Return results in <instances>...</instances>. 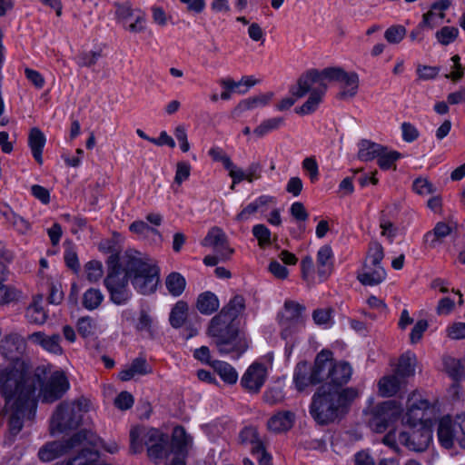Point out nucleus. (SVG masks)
<instances>
[{"mask_svg": "<svg viewBox=\"0 0 465 465\" xmlns=\"http://www.w3.org/2000/svg\"><path fill=\"white\" fill-rule=\"evenodd\" d=\"M43 374V368L32 372L29 364L23 359L6 361L0 366V395L11 407L15 401L33 400L36 384L41 382Z\"/></svg>", "mask_w": 465, "mask_h": 465, "instance_id": "f257e3e1", "label": "nucleus"}, {"mask_svg": "<svg viewBox=\"0 0 465 465\" xmlns=\"http://www.w3.org/2000/svg\"><path fill=\"white\" fill-rule=\"evenodd\" d=\"M325 80L339 84V92L336 95L338 100L351 101L358 94L359 74L354 71L348 72L340 66H330L322 71L312 69L306 72L298 79L296 85L291 89V93L293 96L302 98L308 94L312 85Z\"/></svg>", "mask_w": 465, "mask_h": 465, "instance_id": "f03ea898", "label": "nucleus"}, {"mask_svg": "<svg viewBox=\"0 0 465 465\" xmlns=\"http://www.w3.org/2000/svg\"><path fill=\"white\" fill-rule=\"evenodd\" d=\"M359 394L353 387L340 390L322 386L312 397L310 413L319 424H327L343 415Z\"/></svg>", "mask_w": 465, "mask_h": 465, "instance_id": "7ed1b4c3", "label": "nucleus"}, {"mask_svg": "<svg viewBox=\"0 0 465 465\" xmlns=\"http://www.w3.org/2000/svg\"><path fill=\"white\" fill-rule=\"evenodd\" d=\"M232 322L230 317L220 312L211 320L207 333L214 339V344L221 354L239 357L248 349V342Z\"/></svg>", "mask_w": 465, "mask_h": 465, "instance_id": "20e7f679", "label": "nucleus"}, {"mask_svg": "<svg viewBox=\"0 0 465 465\" xmlns=\"http://www.w3.org/2000/svg\"><path fill=\"white\" fill-rule=\"evenodd\" d=\"M143 444L147 448L148 457L155 463L167 458L171 453L169 438L166 434L153 428H133L130 430V449L132 452H141Z\"/></svg>", "mask_w": 465, "mask_h": 465, "instance_id": "39448f33", "label": "nucleus"}, {"mask_svg": "<svg viewBox=\"0 0 465 465\" xmlns=\"http://www.w3.org/2000/svg\"><path fill=\"white\" fill-rule=\"evenodd\" d=\"M126 261L127 252L121 258L117 254L111 255L108 272L104 281L110 301L116 305L127 303L132 297L129 288L130 273L125 269Z\"/></svg>", "mask_w": 465, "mask_h": 465, "instance_id": "423d86ee", "label": "nucleus"}, {"mask_svg": "<svg viewBox=\"0 0 465 465\" xmlns=\"http://www.w3.org/2000/svg\"><path fill=\"white\" fill-rule=\"evenodd\" d=\"M125 269L130 273L132 284L143 295L152 294L159 283V268L138 254L127 252Z\"/></svg>", "mask_w": 465, "mask_h": 465, "instance_id": "0eeeda50", "label": "nucleus"}, {"mask_svg": "<svg viewBox=\"0 0 465 465\" xmlns=\"http://www.w3.org/2000/svg\"><path fill=\"white\" fill-rule=\"evenodd\" d=\"M384 258L383 247L375 242L370 245L361 270L357 273V280L365 286H375L386 278V271L381 265Z\"/></svg>", "mask_w": 465, "mask_h": 465, "instance_id": "6e6552de", "label": "nucleus"}, {"mask_svg": "<svg viewBox=\"0 0 465 465\" xmlns=\"http://www.w3.org/2000/svg\"><path fill=\"white\" fill-rule=\"evenodd\" d=\"M85 441L95 444L88 430H82L64 440H54L45 443L38 451V458L44 462H50L62 456L70 454L81 447Z\"/></svg>", "mask_w": 465, "mask_h": 465, "instance_id": "1a4fd4ad", "label": "nucleus"}, {"mask_svg": "<svg viewBox=\"0 0 465 465\" xmlns=\"http://www.w3.org/2000/svg\"><path fill=\"white\" fill-rule=\"evenodd\" d=\"M4 411L8 416L9 433L15 436L22 430L25 420H31L34 419L36 411V402L35 399L15 401L12 407L5 403Z\"/></svg>", "mask_w": 465, "mask_h": 465, "instance_id": "9d476101", "label": "nucleus"}, {"mask_svg": "<svg viewBox=\"0 0 465 465\" xmlns=\"http://www.w3.org/2000/svg\"><path fill=\"white\" fill-rule=\"evenodd\" d=\"M82 422V416L69 402L60 403L50 420V433L55 435L76 429Z\"/></svg>", "mask_w": 465, "mask_h": 465, "instance_id": "9b49d317", "label": "nucleus"}, {"mask_svg": "<svg viewBox=\"0 0 465 465\" xmlns=\"http://www.w3.org/2000/svg\"><path fill=\"white\" fill-rule=\"evenodd\" d=\"M432 437L430 428L427 424L418 426H408V428L399 433L398 440L401 444L406 446L410 450H425Z\"/></svg>", "mask_w": 465, "mask_h": 465, "instance_id": "f8f14e48", "label": "nucleus"}, {"mask_svg": "<svg viewBox=\"0 0 465 465\" xmlns=\"http://www.w3.org/2000/svg\"><path fill=\"white\" fill-rule=\"evenodd\" d=\"M45 377V371L41 376V382L36 384L40 388V397L42 401L52 403L61 399L69 389V381L64 372L56 371L53 372L45 383H43V378Z\"/></svg>", "mask_w": 465, "mask_h": 465, "instance_id": "ddd939ff", "label": "nucleus"}, {"mask_svg": "<svg viewBox=\"0 0 465 465\" xmlns=\"http://www.w3.org/2000/svg\"><path fill=\"white\" fill-rule=\"evenodd\" d=\"M401 411L402 408L396 401H384L375 408L369 424L374 431L382 432L401 415Z\"/></svg>", "mask_w": 465, "mask_h": 465, "instance_id": "4468645a", "label": "nucleus"}, {"mask_svg": "<svg viewBox=\"0 0 465 465\" xmlns=\"http://www.w3.org/2000/svg\"><path fill=\"white\" fill-rule=\"evenodd\" d=\"M115 17L130 33L139 34L145 30V17L140 10H134L129 3H115Z\"/></svg>", "mask_w": 465, "mask_h": 465, "instance_id": "2eb2a0df", "label": "nucleus"}, {"mask_svg": "<svg viewBox=\"0 0 465 465\" xmlns=\"http://www.w3.org/2000/svg\"><path fill=\"white\" fill-rule=\"evenodd\" d=\"M331 352L329 351H321L315 359L313 368L310 373V381L312 384H318L326 381L325 386L331 385Z\"/></svg>", "mask_w": 465, "mask_h": 465, "instance_id": "dca6fc26", "label": "nucleus"}, {"mask_svg": "<svg viewBox=\"0 0 465 465\" xmlns=\"http://www.w3.org/2000/svg\"><path fill=\"white\" fill-rule=\"evenodd\" d=\"M202 244L213 248L214 252L220 255L222 261L229 260L234 252L228 244L227 236L218 227H213L208 232Z\"/></svg>", "mask_w": 465, "mask_h": 465, "instance_id": "f3484780", "label": "nucleus"}, {"mask_svg": "<svg viewBox=\"0 0 465 465\" xmlns=\"http://www.w3.org/2000/svg\"><path fill=\"white\" fill-rule=\"evenodd\" d=\"M430 407V404L427 400L413 395L408 400L407 412L404 416L405 424L411 427L427 424L426 412Z\"/></svg>", "mask_w": 465, "mask_h": 465, "instance_id": "a211bd4d", "label": "nucleus"}, {"mask_svg": "<svg viewBox=\"0 0 465 465\" xmlns=\"http://www.w3.org/2000/svg\"><path fill=\"white\" fill-rule=\"evenodd\" d=\"M267 378V370L262 363L254 362L246 370L241 379V384L250 393H257Z\"/></svg>", "mask_w": 465, "mask_h": 465, "instance_id": "6ab92c4d", "label": "nucleus"}, {"mask_svg": "<svg viewBox=\"0 0 465 465\" xmlns=\"http://www.w3.org/2000/svg\"><path fill=\"white\" fill-rule=\"evenodd\" d=\"M25 346V340L18 333L11 332L5 335L0 341V353L7 361H13L14 359H21L20 354Z\"/></svg>", "mask_w": 465, "mask_h": 465, "instance_id": "aec40b11", "label": "nucleus"}, {"mask_svg": "<svg viewBox=\"0 0 465 465\" xmlns=\"http://www.w3.org/2000/svg\"><path fill=\"white\" fill-rule=\"evenodd\" d=\"M317 84H319L317 87H313L314 85H312L311 90L308 92L310 93V95L304 104L301 107L295 109L297 114L304 115L311 114L317 110L327 91V85L323 82Z\"/></svg>", "mask_w": 465, "mask_h": 465, "instance_id": "412c9836", "label": "nucleus"}, {"mask_svg": "<svg viewBox=\"0 0 465 465\" xmlns=\"http://www.w3.org/2000/svg\"><path fill=\"white\" fill-rule=\"evenodd\" d=\"M317 272L325 281L333 271V252L330 245L322 246L317 252Z\"/></svg>", "mask_w": 465, "mask_h": 465, "instance_id": "4be33fe9", "label": "nucleus"}, {"mask_svg": "<svg viewBox=\"0 0 465 465\" xmlns=\"http://www.w3.org/2000/svg\"><path fill=\"white\" fill-rule=\"evenodd\" d=\"M192 445V438L183 427H175L173 431L170 446L171 453L174 456L185 457L189 447Z\"/></svg>", "mask_w": 465, "mask_h": 465, "instance_id": "5701e85b", "label": "nucleus"}, {"mask_svg": "<svg viewBox=\"0 0 465 465\" xmlns=\"http://www.w3.org/2000/svg\"><path fill=\"white\" fill-rule=\"evenodd\" d=\"M28 340L52 353L61 354L63 351L60 346L61 338L58 334L47 336L44 332L37 331L30 334Z\"/></svg>", "mask_w": 465, "mask_h": 465, "instance_id": "b1692460", "label": "nucleus"}, {"mask_svg": "<svg viewBox=\"0 0 465 465\" xmlns=\"http://www.w3.org/2000/svg\"><path fill=\"white\" fill-rule=\"evenodd\" d=\"M295 420V415L291 411H282L274 414L267 422L269 430L274 432H282L290 430Z\"/></svg>", "mask_w": 465, "mask_h": 465, "instance_id": "393cba45", "label": "nucleus"}, {"mask_svg": "<svg viewBox=\"0 0 465 465\" xmlns=\"http://www.w3.org/2000/svg\"><path fill=\"white\" fill-rule=\"evenodd\" d=\"M273 96L272 93L260 94L241 101L233 110V114L239 115L246 111L266 106Z\"/></svg>", "mask_w": 465, "mask_h": 465, "instance_id": "a878e982", "label": "nucleus"}, {"mask_svg": "<svg viewBox=\"0 0 465 465\" xmlns=\"http://www.w3.org/2000/svg\"><path fill=\"white\" fill-rule=\"evenodd\" d=\"M438 438L444 448L453 447L456 441L455 429L452 420L449 416L440 419L438 426Z\"/></svg>", "mask_w": 465, "mask_h": 465, "instance_id": "bb28decb", "label": "nucleus"}, {"mask_svg": "<svg viewBox=\"0 0 465 465\" xmlns=\"http://www.w3.org/2000/svg\"><path fill=\"white\" fill-rule=\"evenodd\" d=\"M456 229V224L452 222H439L432 231L424 235V242L430 247H435L437 242L450 235Z\"/></svg>", "mask_w": 465, "mask_h": 465, "instance_id": "cd10ccee", "label": "nucleus"}, {"mask_svg": "<svg viewBox=\"0 0 465 465\" xmlns=\"http://www.w3.org/2000/svg\"><path fill=\"white\" fill-rule=\"evenodd\" d=\"M46 142L45 134L38 128L33 127L28 134V145L35 161L43 163L42 153Z\"/></svg>", "mask_w": 465, "mask_h": 465, "instance_id": "c85d7f7f", "label": "nucleus"}, {"mask_svg": "<svg viewBox=\"0 0 465 465\" xmlns=\"http://www.w3.org/2000/svg\"><path fill=\"white\" fill-rule=\"evenodd\" d=\"M358 158L362 162H370L378 159L384 152V146L368 139H362L358 143Z\"/></svg>", "mask_w": 465, "mask_h": 465, "instance_id": "c756f323", "label": "nucleus"}, {"mask_svg": "<svg viewBox=\"0 0 465 465\" xmlns=\"http://www.w3.org/2000/svg\"><path fill=\"white\" fill-rule=\"evenodd\" d=\"M403 380L395 372L383 376L378 382L379 394L382 397H391L401 388Z\"/></svg>", "mask_w": 465, "mask_h": 465, "instance_id": "7c9ffc66", "label": "nucleus"}, {"mask_svg": "<svg viewBox=\"0 0 465 465\" xmlns=\"http://www.w3.org/2000/svg\"><path fill=\"white\" fill-rule=\"evenodd\" d=\"M352 368L344 361L333 362L331 368V385L332 388H338L347 383L351 377Z\"/></svg>", "mask_w": 465, "mask_h": 465, "instance_id": "2f4dec72", "label": "nucleus"}, {"mask_svg": "<svg viewBox=\"0 0 465 465\" xmlns=\"http://www.w3.org/2000/svg\"><path fill=\"white\" fill-rule=\"evenodd\" d=\"M416 364V355L413 352L407 351L400 357L395 373L399 375L402 380L411 377L415 373Z\"/></svg>", "mask_w": 465, "mask_h": 465, "instance_id": "473e14b6", "label": "nucleus"}, {"mask_svg": "<svg viewBox=\"0 0 465 465\" xmlns=\"http://www.w3.org/2000/svg\"><path fill=\"white\" fill-rule=\"evenodd\" d=\"M151 372V369L149 368L146 361L143 358L134 359L131 365L123 370L119 373V378L121 381H127L133 379L135 375H144Z\"/></svg>", "mask_w": 465, "mask_h": 465, "instance_id": "72a5a7b5", "label": "nucleus"}, {"mask_svg": "<svg viewBox=\"0 0 465 465\" xmlns=\"http://www.w3.org/2000/svg\"><path fill=\"white\" fill-rule=\"evenodd\" d=\"M219 306L220 303L217 296L211 292H205L200 294L196 302L198 311L206 315L216 312Z\"/></svg>", "mask_w": 465, "mask_h": 465, "instance_id": "f704fd0d", "label": "nucleus"}, {"mask_svg": "<svg viewBox=\"0 0 465 465\" xmlns=\"http://www.w3.org/2000/svg\"><path fill=\"white\" fill-rule=\"evenodd\" d=\"M43 296L37 295L26 309V317L30 322L42 324L46 320V313L42 305Z\"/></svg>", "mask_w": 465, "mask_h": 465, "instance_id": "c9c22d12", "label": "nucleus"}, {"mask_svg": "<svg viewBox=\"0 0 465 465\" xmlns=\"http://www.w3.org/2000/svg\"><path fill=\"white\" fill-rule=\"evenodd\" d=\"M211 366L224 382L228 384H234L237 381L238 373L229 363L222 361H213L211 363Z\"/></svg>", "mask_w": 465, "mask_h": 465, "instance_id": "e433bc0d", "label": "nucleus"}, {"mask_svg": "<svg viewBox=\"0 0 465 465\" xmlns=\"http://www.w3.org/2000/svg\"><path fill=\"white\" fill-rule=\"evenodd\" d=\"M188 310L187 302L183 301L177 302L170 312V324L176 329L182 327L188 317Z\"/></svg>", "mask_w": 465, "mask_h": 465, "instance_id": "4c0bfd02", "label": "nucleus"}, {"mask_svg": "<svg viewBox=\"0 0 465 465\" xmlns=\"http://www.w3.org/2000/svg\"><path fill=\"white\" fill-rule=\"evenodd\" d=\"M284 124L283 117H272L263 120L259 125H257L252 134L257 138H262L271 132L276 131Z\"/></svg>", "mask_w": 465, "mask_h": 465, "instance_id": "58836bf2", "label": "nucleus"}, {"mask_svg": "<svg viewBox=\"0 0 465 465\" xmlns=\"http://www.w3.org/2000/svg\"><path fill=\"white\" fill-rule=\"evenodd\" d=\"M304 310L305 308L302 304L293 301H286L284 302L283 311L279 315V320H304L302 316Z\"/></svg>", "mask_w": 465, "mask_h": 465, "instance_id": "ea45409f", "label": "nucleus"}, {"mask_svg": "<svg viewBox=\"0 0 465 465\" xmlns=\"http://www.w3.org/2000/svg\"><path fill=\"white\" fill-rule=\"evenodd\" d=\"M104 298V294L99 289L90 288L84 292L82 304L86 310L93 311L102 304Z\"/></svg>", "mask_w": 465, "mask_h": 465, "instance_id": "a19ab883", "label": "nucleus"}, {"mask_svg": "<svg viewBox=\"0 0 465 465\" xmlns=\"http://www.w3.org/2000/svg\"><path fill=\"white\" fill-rule=\"evenodd\" d=\"M165 285L168 292L173 296L177 297L183 292L186 286V281L179 272H172L166 277Z\"/></svg>", "mask_w": 465, "mask_h": 465, "instance_id": "79ce46f5", "label": "nucleus"}, {"mask_svg": "<svg viewBox=\"0 0 465 465\" xmlns=\"http://www.w3.org/2000/svg\"><path fill=\"white\" fill-rule=\"evenodd\" d=\"M309 371L310 367L306 362H299L295 368L293 381L299 391H302L309 384H312L310 376H308Z\"/></svg>", "mask_w": 465, "mask_h": 465, "instance_id": "37998d69", "label": "nucleus"}, {"mask_svg": "<svg viewBox=\"0 0 465 465\" xmlns=\"http://www.w3.org/2000/svg\"><path fill=\"white\" fill-rule=\"evenodd\" d=\"M245 309V300L241 295H235L221 312L234 321Z\"/></svg>", "mask_w": 465, "mask_h": 465, "instance_id": "c03bdc74", "label": "nucleus"}, {"mask_svg": "<svg viewBox=\"0 0 465 465\" xmlns=\"http://www.w3.org/2000/svg\"><path fill=\"white\" fill-rule=\"evenodd\" d=\"M279 324L281 326V336L283 340H289L292 338L296 333H298L304 327V320H294V321H285L279 320Z\"/></svg>", "mask_w": 465, "mask_h": 465, "instance_id": "a18cd8bd", "label": "nucleus"}, {"mask_svg": "<svg viewBox=\"0 0 465 465\" xmlns=\"http://www.w3.org/2000/svg\"><path fill=\"white\" fill-rule=\"evenodd\" d=\"M5 219L12 224L13 228L20 234H26L30 228V223L14 211L4 213Z\"/></svg>", "mask_w": 465, "mask_h": 465, "instance_id": "49530a36", "label": "nucleus"}, {"mask_svg": "<svg viewBox=\"0 0 465 465\" xmlns=\"http://www.w3.org/2000/svg\"><path fill=\"white\" fill-rule=\"evenodd\" d=\"M400 153L397 151H389L388 148L384 146V152H382L378 157V165L382 170H388L391 168L395 169V163L400 159Z\"/></svg>", "mask_w": 465, "mask_h": 465, "instance_id": "de8ad7c7", "label": "nucleus"}, {"mask_svg": "<svg viewBox=\"0 0 465 465\" xmlns=\"http://www.w3.org/2000/svg\"><path fill=\"white\" fill-rule=\"evenodd\" d=\"M459 29L454 26H443L435 34L438 42L442 45H449L459 36Z\"/></svg>", "mask_w": 465, "mask_h": 465, "instance_id": "09e8293b", "label": "nucleus"}, {"mask_svg": "<svg viewBox=\"0 0 465 465\" xmlns=\"http://www.w3.org/2000/svg\"><path fill=\"white\" fill-rule=\"evenodd\" d=\"M407 34V30L403 25H395L388 27L384 32V38L389 44H400Z\"/></svg>", "mask_w": 465, "mask_h": 465, "instance_id": "8fccbe9b", "label": "nucleus"}, {"mask_svg": "<svg viewBox=\"0 0 465 465\" xmlns=\"http://www.w3.org/2000/svg\"><path fill=\"white\" fill-rule=\"evenodd\" d=\"M239 438L242 444H251L252 446V451L256 450L258 449V445H262L259 439L257 430L252 427L244 428L240 432Z\"/></svg>", "mask_w": 465, "mask_h": 465, "instance_id": "3c124183", "label": "nucleus"}, {"mask_svg": "<svg viewBox=\"0 0 465 465\" xmlns=\"http://www.w3.org/2000/svg\"><path fill=\"white\" fill-rule=\"evenodd\" d=\"M86 278L90 282H98L104 274L103 265L98 261H90L84 265Z\"/></svg>", "mask_w": 465, "mask_h": 465, "instance_id": "603ef678", "label": "nucleus"}, {"mask_svg": "<svg viewBox=\"0 0 465 465\" xmlns=\"http://www.w3.org/2000/svg\"><path fill=\"white\" fill-rule=\"evenodd\" d=\"M252 234L257 239L260 247L272 243L271 231L264 224H256L252 227Z\"/></svg>", "mask_w": 465, "mask_h": 465, "instance_id": "864d4df0", "label": "nucleus"}, {"mask_svg": "<svg viewBox=\"0 0 465 465\" xmlns=\"http://www.w3.org/2000/svg\"><path fill=\"white\" fill-rule=\"evenodd\" d=\"M444 367L448 374L454 380H459L465 376V369L461 363L452 358H449L444 361Z\"/></svg>", "mask_w": 465, "mask_h": 465, "instance_id": "5fc2aeb1", "label": "nucleus"}, {"mask_svg": "<svg viewBox=\"0 0 465 465\" xmlns=\"http://www.w3.org/2000/svg\"><path fill=\"white\" fill-rule=\"evenodd\" d=\"M455 429L456 441L465 448V415H458L452 420Z\"/></svg>", "mask_w": 465, "mask_h": 465, "instance_id": "6e6d98bb", "label": "nucleus"}, {"mask_svg": "<svg viewBox=\"0 0 465 465\" xmlns=\"http://www.w3.org/2000/svg\"><path fill=\"white\" fill-rule=\"evenodd\" d=\"M129 229L132 232L143 237L149 236L150 234H158V231L156 229L150 227L143 221L134 222L130 224Z\"/></svg>", "mask_w": 465, "mask_h": 465, "instance_id": "4d7b16f0", "label": "nucleus"}, {"mask_svg": "<svg viewBox=\"0 0 465 465\" xmlns=\"http://www.w3.org/2000/svg\"><path fill=\"white\" fill-rule=\"evenodd\" d=\"M94 329V322L90 317H83L77 322V331L84 338L93 335Z\"/></svg>", "mask_w": 465, "mask_h": 465, "instance_id": "13d9d810", "label": "nucleus"}, {"mask_svg": "<svg viewBox=\"0 0 465 465\" xmlns=\"http://www.w3.org/2000/svg\"><path fill=\"white\" fill-rule=\"evenodd\" d=\"M302 166L308 173L312 183L318 179L319 166L314 156L304 158L302 160Z\"/></svg>", "mask_w": 465, "mask_h": 465, "instance_id": "bf43d9fd", "label": "nucleus"}, {"mask_svg": "<svg viewBox=\"0 0 465 465\" xmlns=\"http://www.w3.org/2000/svg\"><path fill=\"white\" fill-rule=\"evenodd\" d=\"M191 173V165L186 162H178L176 164V172L174 176V183L178 185L186 181Z\"/></svg>", "mask_w": 465, "mask_h": 465, "instance_id": "052dcab7", "label": "nucleus"}, {"mask_svg": "<svg viewBox=\"0 0 465 465\" xmlns=\"http://www.w3.org/2000/svg\"><path fill=\"white\" fill-rule=\"evenodd\" d=\"M19 297V292L13 287L0 282V303H9Z\"/></svg>", "mask_w": 465, "mask_h": 465, "instance_id": "680f3d73", "label": "nucleus"}, {"mask_svg": "<svg viewBox=\"0 0 465 465\" xmlns=\"http://www.w3.org/2000/svg\"><path fill=\"white\" fill-rule=\"evenodd\" d=\"M209 155L215 162H221L224 168H230L232 165V160L224 151L220 147H212L209 152Z\"/></svg>", "mask_w": 465, "mask_h": 465, "instance_id": "e2e57ef3", "label": "nucleus"}, {"mask_svg": "<svg viewBox=\"0 0 465 465\" xmlns=\"http://www.w3.org/2000/svg\"><path fill=\"white\" fill-rule=\"evenodd\" d=\"M174 136L180 143L181 150L183 153H187L190 150V143L185 126L183 124L177 125L174 128Z\"/></svg>", "mask_w": 465, "mask_h": 465, "instance_id": "0e129e2a", "label": "nucleus"}, {"mask_svg": "<svg viewBox=\"0 0 465 465\" xmlns=\"http://www.w3.org/2000/svg\"><path fill=\"white\" fill-rule=\"evenodd\" d=\"M401 129L402 133V139L407 143L415 141L420 135L418 129L411 123H402Z\"/></svg>", "mask_w": 465, "mask_h": 465, "instance_id": "69168bd1", "label": "nucleus"}, {"mask_svg": "<svg viewBox=\"0 0 465 465\" xmlns=\"http://www.w3.org/2000/svg\"><path fill=\"white\" fill-rule=\"evenodd\" d=\"M420 24L425 28L432 30L435 27L439 26L440 25V22L438 18L436 11H434L433 8L430 7L428 12L423 14Z\"/></svg>", "mask_w": 465, "mask_h": 465, "instance_id": "338daca9", "label": "nucleus"}, {"mask_svg": "<svg viewBox=\"0 0 465 465\" xmlns=\"http://www.w3.org/2000/svg\"><path fill=\"white\" fill-rule=\"evenodd\" d=\"M412 187L415 193L420 195H428L433 192L432 184L426 178L422 177L417 178L413 182Z\"/></svg>", "mask_w": 465, "mask_h": 465, "instance_id": "774afa93", "label": "nucleus"}]
</instances>
